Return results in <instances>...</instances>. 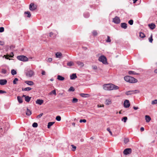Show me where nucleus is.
<instances>
[{
  "instance_id": "nucleus-34",
  "label": "nucleus",
  "mask_w": 157,
  "mask_h": 157,
  "mask_svg": "<svg viewBox=\"0 0 157 157\" xmlns=\"http://www.w3.org/2000/svg\"><path fill=\"white\" fill-rule=\"evenodd\" d=\"M74 64V63L73 62L70 61L68 62L67 63V65L69 66H71Z\"/></svg>"
},
{
  "instance_id": "nucleus-58",
  "label": "nucleus",
  "mask_w": 157,
  "mask_h": 157,
  "mask_svg": "<svg viewBox=\"0 0 157 157\" xmlns=\"http://www.w3.org/2000/svg\"><path fill=\"white\" fill-rule=\"evenodd\" d=\"M4 45V43L3 42L0 41V45Z\"/></svg>"
},
{
  "instance_id": "nucleus-18",
  "label": "nucleus",
  "mask_w": 157,
  "mask_h": 157,
  "mask_svg": "<svg viewBox=\"0 0 157 157\" xmlns=\"http://www.w3.org/2000/svg\"><path fill=\"white\" fill-rule=\"evenodd\" d=\"M145 120L146 122H148L151 120V118L149 116L146 115L145 116Z\"/></svg>"
},
{
  "instance_id": "nucleus-39",
  "label": "nucleus",
  "mask_w": 157,
  "mask_h": 157,
  "mask_svg": "<svg viewBox=\"0 0 157 157\" xmlns=\"http://www.w3.org/2000/svg\"><path fill=\"white\" fill-rule=\"evenodd\" d=\"M127 117H123L122 119V121H123L124 122H126L127 120Z\"/></svg>"
},
{
  "instance_id": "nucleus-61",
  "label": "nucleus",
  "mask_w": 157,
  "mask_h": 157,
  "mask_svg": "<svg viewBox=\"0 0 157 157\" xmlns=\"http://www.w3.org/2000/svg\"><path fill=\"white\" fill-rule=\"evenodd\" d=\"M11 53L12 55H10V56H9L10 57H13V53L12 52Z\"/></svg>"
},
{
  "instance_id": "nucleus-37",
  "label": "nucleus",
  "mask_w": 157,
  "mask_h": 157,
  "mask_svg": "<svg viewBox=\"0 0 157 157\" xmlns=\"http://www.w3.org/2000/svg\"><path fill=\"white\" fill-rule=\"evenodd\" d=\"M84 16L85 18H88L89 16V14L88 13H85L84 14Z\"/></svg>"
},
{
  "instance_id": "nucleus-23",
  "label": "nucleus",
  "mask_w": 157,
  "mask_h": 157,
  "mask_svg": "<svg viewBox=\"0 0 157 157\" xmlns=\"http://www.w3.org/2000/svg\"><path fill=\"white\" fill-rule=\"evenodd\" d=\"M17 99L19 103H22L23 102L22 99L21 97L19 96H17Z\"/></svg>"
},
{
  "instance_id": "nucleus-50",
  "label": "nucleus",
  "mask_w": 157,
  "mask_h": 157,
  "mask_svg": "<svg viewBox=\"0 0 157 157\" xmlns=\"http://www.w3.org/2000/svg\"><path fill=\"white\" fill-rule=\"evenodd\" d=\"M4 31V28L3 27H1L0 28V32L2 33Z\"/></svg>"
},
{
  "instance_id": "nucleus-35",
  "label": "nucleus",
  "mask_w": 157,
  "mask_h": 157,
  "mask_svg": "<svg viewBox=\"0 0 157 157\" xmlns=\"http://www.w3.org/2000/svg\"><path fill=\"white\" fill-rule=\"evenodd\" d=\"M106 42L109 43L111 42V40L110 39V37L109 36H107V39L106 40Z\"/></svg>"
},
{
  "instance_id": "nucleus-10",
  "label": "nucleus",
  "mask_w": 157,
  "mask_h": 157,
  "mask_svg": "<svg viewBox=\"0 0 157 157\" xmlns=\"http://www.w3.org/2000/svg\"><path fill=\"white\" fill-rule=\"evenodd\" d=\"M130 104L129 101L128 100H125L124 102V105L125 108H128L130 106Z\"/></svg>"
},
{
  "instance_id": "nucleus-41",
  "label": "nucleus",
  "mask_w": 157,
  "mask_h": 157,
  "mask_svg": "<svg viewBox=\"0 0 157 157\" xmlns=\"http://www.w3.org/2000/svg\"><path fill=\"white\" fill-rule=\"evenodd\" d=\"M32 126L33 127L36 128L38 126V124L37 123L34 122Z\"/></svg>"
},
{
  "instance_id": "nucleus-8",
  "label": "nucleus",
  "mask_w": 157,
  "mask_h": 157,
  "mask_svg": "<svg viewBox=\"0 0 157 157\" xmlns=\"http://www.w3.org/2000/svg\"><path fill=\"white\" fill-rule=\"evenodd\" d=\"M34 72L32 70L28 71L26 73V75L29 77H31L34 75Z\"/></svg>"
},
{
  "instance_id": "nucleus-7",
  "label": "nucleus",
  "mask_w": 157,
  "mask_h": 157,
  "mask_svg": "<svg viewBox=\"0 0 157 157\" xmlns=\"http://www.w3.org/2000/svg\"><path fill=\"white\" fill-rule=\"evenodd\" d=\"M132 150L131 148H127L125 149L123 151V153L125 155L130 154L132 152Z\"/></svg>"
},
{
  "instance_id": "nucleus-28",
  "label": "nucleus",
  "mask_w": 157,
  "mask_h": 157,
  "mask_svg": "<svg viewBox=\"0 0 157 157\" xmlns=\"http://www.w3.org/2000/svg\"><path fill=\"white\" fill-rule=\"evenodd\" d=\"M106 104L107 105H109L111 103V101L109 99H107L105 101Z\"/></svg>"
},
{
  "instance_id": "nucleus-56",
  "label": "nucleus",
  "mask_w": 157,
  "mask_h": 157,
  "mask_svg": "<svg viewBox=\"0 0 157 157\" xmlns=\"http://www.w3.org/2000/svg\"><path fill=\"white\" fill-rule=\"evenodd\" d=\"M41 74L42 75H44L45 74V71L43 70L42 71Z\"/></svg>"
},
{
  "instance_id": "nucleus-59",
  "label": "nucleus",
  "mask_w": 157,
  "mask_h": 157,
  "mask_svg": "<svg viewBox=\"0 0 157 157\" xmlns=\"http://www.w3.org/2000/svg\"><path fill=\"white\" fill-rule=\"evenodd\" d=\"M144 129V127H142L140 128V131L142 132L143 131Z\"/></svg>"
},
{
  "instance_id": "nucleus-29",
  "label": "nucleus",
  "mask_w": 157,
  "mask_h": 157,
  "mask_svg": "<svg viewBox=\"0 0 157 157\" xmlns=\"http://www.w3.org/2000/svg\"><path fill=\"white\" fill-rule=\"evenodd\" d=\"M25 14H27V17H30L31 16V14L30 12L29 11H26L25 12Z\"/></svg>"
},
{
  "instance_id": "nucleus-53",
  "label": "nucleus",
  "mask_w": 157,
  "mask_h": 157,
  "mask_svg": "<svg viewBox=\"0 0 157 157\" xmlns=\"http://www.w3.org/2000/svg\"><path fill=\"white\" fill-rule=\"evenodd\" d=\"M107 130L109 132L111 135H112V132L111 131L110 129L109 128H107Z\"/></svg>"
},
{
  "instance_id": "nucleus-4",
  "label": "nucleus",
  "mask_w": 157,
  "mask_h": 157,
  "mask_svg": "<svg viewBox=\"0 0 157 157\" xmlns=\"http://www.w3.org/2000/svg\"><path fill=\"white\" fill-rule=\"evenodd\" d=\"M139 93V91L138 90H135L128 91L126 92L125 94L127 95H131Z\"/></svg>"
},
{
  "instance_id": "nucleus-55",
  "label": "nucleus",
  "mask_w": 157,
  "mask_h": 157,
  "mask_svg": "<svg viewBox=\"0 0 157 157\" xmlns=\"http://www.w3.org/2000/svg\"><path fill=\"white\" fill-rule=\"evenodd\" d=\"M8 57H9V55H4V57L6 59H9V60L10 59H9L8 58Z\"/></svg>"
},
{
  "instance_id": "nucleus-21",
  "label": "nucleus",
  "mask_w": 157,
  "mask_h": 157,
  "mask_svg": "<svg viewBox=\"0 0 157 157\" xmlns=\"http://www.w3.org/2000/svg\"><path fill=\"white\" fill-rule=\"evenodd\" d=\"M32 88L30 87H27L25 88H22V89L23 91H29L32 90Z\"/></svg>"
},
{
  "instance_id": "nucleus-11",
  "label": "nucleus",
  "mask_w": 157,
  "mask_h": 157,
  "mask_svg": "<svg viewBox=\"0 0 157 157\" xmlns=\"http://www.w3.org/2000/svg\"><path fill=\"white\" fill-rule=\"evenodd\" d=\"M22 97H24L25 98V101L27 102H29L31 99V97H29L28 96H26L25 95H23Z\"/></svg>"
},
{
  "instance_id": "nucleus-24",
  "label": "nucleus",
  "mask_w": 157,
  "mask_h": 157,
  "mask_svg": "<svg viewBox=\"0 0 157 157\" xmlns=\"http://www.w3.org/2000/svg\"><path fill=\"white\" fill-rule=\"evenodd\" d=\"M76 63L79 66L82 67L84 66V64L83 63L80 62V61H77L76 62Z\"/></svg>"
},
{
  "instance_id": "nucleus-9",
  "label": "nucleus",
  "mask_w": 157,
  "mask_h": 157,
  "mask_svg": "<svg viewBox=\"0 0 157 157\" xmlns=\"http://www.w3.org/2000/svg\"><path fill=\"white\" fill-rule=\"evenodd\" d=\"M113 21L115 24H118L120 23L121 21L119 17L116 16L113 19Z\"/></svg>"
},
{
  "instance_id": "nucleus-17",
  "label": "nucleus",
  "mask_w": 157,
  "mask_h": 157,
  "mask_svg": "<svg viewBox=\"0 0 157 157\" xmlns=\"http://www.w3.org/2000/svg\"><path fill=\"white\" fill-rule=\"evenodd\" d=\"M70 78L71 79H75L77 78V76L76 74H73L70 75Z\"/></svg>"
},
{
  "instance_id": "nucleus-51",
  "label": "nucleus",
  "mask_w": 157,
  "mask_h": 157,
  "mask_svg": "<svg viewBox=\"0 0 157 157\" xmlns=\"http://www.w3.org/2000/svg\"><path fill=\"white\" fill-rule=\"evenodd\" d=\"M43 113H41L40 114H39L37 116V118H39L43 116Z\"/></svg>"
},
{
  "instance_id": "nucleus-33",
  "label": "nucleus",
  "mask_w": 157,
  "mask_h": 157,
  "mask_svg": "<svg viewBox=\"0 0 157 157\" xmlns=\"http://www.w3.org/2000/svg\"><path fill=\"white\" fill-rule=\"evenodd\" d=\"M78 101V99L75 98H73L72 101V102L73 103H75L77 102Z\"/></svg>"
},
{
  "instance_id": "nucleus-44",
  "label": "nucleus",
  "mask_w": 157,
  "mask_h": 157,
  "mask_svg": "<svg viewBox=\"0 0 157 157\" xmlns=\"http://www.w3.org/2000/svg\"><path fill=\"white\" fill-rule=\"evenodd\" d=\"M93 35L94 36H97L98 34L97 32L96 31L94 30L92 32Z\"/></svg>"
},
{
  "instance_id": "nucleus-57",
  "label": "nucleus",
  "mask_w": 157,
  "mask_h": 157,
  "mask_svg": "<svg viewBox=\"0 0 157 157\" xmlns=\"http://www.w3.org/2000/svg\"><path fill=\"white\" fill-rule=\"evenodd\" d=\"M92 67L93 69L94 70H96L97 69V67L96 66H93Z\"/></svg>"
},
{
  "instance_id": "nucleus-52",
  "label": "nucleus",
  "mask_w": 157,
  "mask_h": 157,
  "mask_svg": "<svg viewBox=\"0 0 157 157\" xmlns=\"http://www.w3.org/2000/svg\"><path fill=\"white\" fill-rule=\"evenodd\" d=\"M6 92L2 90H0V94H3L4 93H6Z\"/></svg>"
},
{
  "instance_id": "nucleus-60",
  "label": "nucleus",
  "mask_w": 157,
  "mask_h": 157,
  "mask_svg": "<svg viewBox=\"0 0 157 157\" xmlns=\"http://www.w3.org/2000/svg\"><path fill=\"white\" fill-rule=\"evenodd\" d=\"M133 108L135 110H137L139 109V108L138 107H136L135 106L133 107Z\"/></svg>"
},
{
  "instance_id": "nucleus-36",
  "label": "nucleus",
  "mask_w": 157,
  "mask_h": 157,
  "mask_svg": "<svg viewBox=\"0 0 157 157\" xmlns=\"http://www.w3.org/2000/svg\"><path fill=\"white\" fill-rule=\"evenodd\" d=\"M18 81V79L17 78H15L13 81V84H17L16 82Z\"/></svg>"
},
{
  "instance_id": "nucleus-15",
  "label": "nucleus",
  "mask_w": 157,
  "mask_h": 157,
  "mask_svg": "<svg viewBox=\"0 0 157 157\" xmlns=\"http://www.w3.org/2000/svg\"><path fill=\"white\" fill-rule=\"evenodd\" d=\"M25 83L29 86H32L34 84V82L31 81H25Z\"/></svg>"
},
{
  "instance_id": "nucleus-54",
  "label": "nucleus",
  "mask_w": 157,
  "mask_h": 157,
  "mask_svg": "<svg viewBox=\"0 0 157 157\" xmlns=\"http://www.w3.org/2000/svg\"><path fill=\"white\" fill-rule=\"evenodd\" d=\"M71 147H72V148L74 149L73 150V151H74L76 149V147L75 146H74V145H71Z\"/></svg>"
},
{
  "instance_id": "nucleus-48",
  "label": "nucleus",
  "mask_w": 157,
  "mask_h": 157,
  "mask_svg": "<svg viewBox=\"0 0 157 157\" xmlns=\"http://www.w3.org/2000/svg\"><path fill=\"white\" fill-rule=\"evenodd\" d=\"M1 72L2 73L5 74L6 72V70L5 69H2V70Z\"/></svg>"
},
{
  "instance_id": "nucleus-45",
  "label": "nucleus",
  "mask_w": 157,
  "mask_h": 157,
  "mask_svg": "<svg viewBox=\"0 0 157 157\" xmlns=\"http://www.w3.org/2000/svg\"><path fill=\"white\" fill-rule=\"evenodd\" d=\"M149 41L150 42H151V43H152V41L153 40V39H152V35H151V36L150 37V38L149 39Z\"/></svg>"
},
{
  "instance_id": "nucleus-12",
  "label": "nucleus",
  "mask_w": 157,
  "mask_h": 157,
  "mask_svg": "<svg viewBox=\"0 0 157 157\" xmlns=\"http://www.w3.org/2000/svg\"><path fill=\"white\" fill-rule=\"evenodd\" d=\"M7 83V81L6 79H0V84L1 85H6Z\"/></svg>"
},
{
  "instance_id": "nucleus-27",
  "label": "nucleus",
  "mask_w": 157,
  "mask_h": 157,
  "mask_svg": "<svg viewBox=\"0 0 157 157\" xmlns=\"http://www.w3.org/2000/svg\"><path fill=\"white\" fill-rule=\"evenodd\" d=\"M26 114L28 116H30L31 114V111L28 108L27 109Z\"/></svg>"
},
{
  "instance_id": "nucleus-16",
  "label": "nucleus",
  "mask_w": 157,
  "mask_h": 157,
  "mask_svg": "<svg viewBox=\"0 0 157 157\" xmlns=\"http://www.w3.org/2000/svg\"><path fill=\"white\" fill-rule=\"evenodd\" d=\"M121 26L122 28L125 29L127 28V25L125 23H122L121 24Z\"/></svg>"
},
{
  "instance_id": "nucleus-14",
  "label": "nucleus",
  "mask_w": 157,
  "mask_h": 157,
  "mask_svg": "<svg viewBox=\"0 0 157 157\" xmlns=\"http://www.w3.org/2000/svg\"><path fill=\"white\" fill-rule=\"evenodd\" d=\"M80 96L83 98H88L90 97V95L88 94L81 93L80 94Z\"/></svg>"
},
{
  "instance_id": "nucleus-42",
  "label": "nucleus",
  "mask_w": 157,
  "mask_h": 157,
  "mask_svg": "<svg viewBox=\"0 0 157 157\" xmlns=\"http://www.w3.org/2000/svg\"><path fill=\"white\" fill-rule=\"evenodd\" d=\"M156 104H157V99H155L152 101L151 102V104L152 105H154Z\"/></svg>"
},
{
  "instance_id": "nucleus-43",
  "label": "nucleus",
  "mask_w": 157,
  "mask_h": 157,
  "mask_svg": "<svg viewBox=\"0 0 157 157\" xmlns=\"http://www.w3.org/2000/svg\"><path fill=\"white\" fill-rule=\"evenodd\" d=\"M56 119L58 121H60L61 120V117L59 116H57L56 117Z\"/></svg>"
},
{
  "instance_id": "nucleus-62",
  "label": "nucleus",
  "mask_w": 157,
  "mask_h": 157,
  "mask_svg": "<svg viewBox=\"0 0 157 157\" xmlns=\"http://www.w3.org/2000/svg\"><path fill=\"white\" fill-rule=\"evenodd\" d=\"M53 34V33L52 32L50 33V36L52 37V35Z\"/></svg>"
},
{
  "instance_id": "nucleus-6",
  "label": "nucleus",
  "mask_w": 157,
  "mask_h": 157,
  "mask_svg": "<svg viewBox=\"0 0 157 157\" xmlns=\"http://www.w3.org/2000/svg\"><path fill=\"white\" fill-rule=\"evenodd\" d=\"M36 6L33 3H31L29 6V9L31 11H33L36 9Z\"/></svg>"
},
{
  "instance_id": "nucleus-2",
  "label": "nucleus",
  "mask_w": 157,
  "mask_h": 157,
  "mask_svg": "<svg viewBox=\"0 0 157 157\" xmlns=\"http://www.w3.org/2000/svg\"><path fill=\"white\" fill-rule=\"evenodd\" d=\"M124 79L126 81L131 83H136L138 81L137 79L129 76H125Z\"/></svg>"
},
{
  "instance_id": "nucleus-25",
  "label": "nucleus",
  "mask_w": 157,
  "mask_h": 157,
  "mask_svg": "<svg viewBox=\"0 0 157 157\" xmlns=\"http://www.w3.org/2000/svg\"><path fill=\"white\" fill-rule=\"evenodd\" d=\"M54 123V122H48V128H50L51 126Z\"/></svg>"
},
{
  "instance_id": "nucleus-46",
  "label": "nucleus",
  "mask_w": 157,
  "mask_h": 157,
  "mask_svg": "<svg viewBox=\"0 0 157 157\" xmlns=\"http://www.w3.org/2000/svg\"><path fill=\"white\" fill-rule=\"evenodd\" d=\"M128 23L130 25H132L133 24V21L132 20H130L128 21Z\"/></svg>"
},
{
  "instance_id": "nucleus-1",
  "label": "nucleus",
  "mask_w": 157,
  "mask_h": 157,
  "mask_svg": "<svg viewBox=\"0 0 157 157\" xmlns=\"http://www.w3.org/2000/svg\"><path fill=\"white\" fill-rule=\"evenodd\" d=\"M103 89L105 90H117L119 88L118 86L112 84H106L103 86Z\"/></svg>"
},
{
  "instance_id": "nucleus-19",
  "label": "nucleus",
  "mask_w": 157,
  "mask_h": 157,
  "mask_svg": "<svg viewBox=\"0 0 157 157\" xmlns=\"http://www.w3.org/2000/svg\"><path fill=\"white\" fill-rule=\"evenodd\" d=\"M148 26L149 27V28L151 29H154L155 27V25L153 23H151L150 24H149Z\"/></svg>"
},
{
  "instance_id": "nucleus-20",
  "label": "nucleus",
  "mask_w": 157,
  "mask_h": 157,
  "mask_svg": "<svg viewBox=\"0 0 157 157\" xmlns=\"http://www.w3.org/2000/svg\"><path fill=\"white\" fill-rule=\"evenodd\" d=\"M56 58H60L62 56V54L60 52H58L56 54Z\"/></svg>"
},
{
  "instance_id": "nucleus-38",
  "label": "nucleus",
  "mask_w": 157,
  "mask_h": 157,
  "mask_svg": "<svg viewBox=\"0 0 157 157\" xmlns=\"http://www.w3.org/2000/svg\"><path fill=\"white\" fill-rule=\"evenodd\" d=\"M74 91L75 89L72 86H71L68 90L69 91Z\"/></svg>"
},
{
  "instance_id": "nucleus-49",
  "label": "nucleus",
  "mask_w": 157,
  "mask_h": 157,
  "mask_svg": "<svg viewBox=\"0 0 157 157\" xmlns=\"http://www.w3.org/2000/svg\"><path fill=\"white\" fill-rule=\"evenodd\" d=\"M52 58H48L47 60V61L48 62H50L52 61Z\"/></svg>"
},
{
  "instance_id": "nucleus-22",
  "label": "nucleus",
  "mask_w": 157,
  "mask_h": 157,
  "mask_svg": "<svg viewBox=\"0 0 157 157\" xmlns=\"http://www.w3.org/2000/svg\"><path fill=\"white\" fill-rule=\"evenodd\" d=\"M57 79L60 81L63 80L65 78L64 77L59 75H58L57 76Z\"/></svg>"
},
{
  "instance_id": "nucleus-3",
  "label": "nucleus",
  "mask_w": 157,
  "mask_h": 157,
  "mask_svg": "<svg viewBox=\"0 0 157 157\" xmlns=\"http://www.w3.org/2000/svg\"><path fill=\"white\" fill-rule=\"evenodd\" d=\"M98 60L102 62L104 64H106L107 63V59L104 56H100L98 59Z\"/></svg>"
},
{
  "instance_id": "nucleus-26",
  "label": "nucleus",
  "mask_w": 157,
  "mask_h": 157,
  "mask_svg": "<svg viewBox=\"0 0 157 157\" xmlns=\"http://www.w3.org/2000/svg\"><path fill=\"white\" fill-rule=\"evenodd\" d=\"M128 74L129 75H137L139 74L138 73H137L135 72L132 71H128Z\"/></svg>"
},
{
  "instance_id": "nucleus-63",
  "label": "nucleus",
  "mask_w": 157,
  "mask_h": 157,
  "mask_svg": "<svg viewBox=\"0 0 157 157\" xmlns=\"http://www.w3.org/2000/svg\"><path fill=\"white\" fill-rule=\"evenodd\" d=\"M133 3H135L138 1V0H133Z\"/></svg>"
},
{
  "instance_id": "nucleus-5",
  "label": "nucleus",
  "mask_w": 157,
  "mask_h": 157,
  "mask_svg": "<svg viewBox=\"0 0 157 157\" xmlns=\"http://www.w3.org/2000/svg\"><path fill=\"white\" fill-rule=\"evenodd\" d=\"M17 58L18 60L23 61H27L28 60V58L24 56H18Z\"/></svg>"
},
{
  "instance_id": "nucleus-30",
  "label": "nucleus",
  "mask_w": 157,
  "mask_h": 157,
  "mask_svg": "<svg viewBox=\"0 0 157 157\" xmlns=\"http://www.w3.org/2000/svg\"><path fill=\"white\" fill-rule=\"evenodd\" d=\"M11 73L12 75H14L17 74V72L14 69H12L11 71Z\"/></svg>"
},
{
  "instance_id": "nucleus-32",
  "label": "nucleus",
  "mask_w": 157,
  "mask_h": 157,
  "mask_svg": "<svg viewBox=\"0 0 157 157\" xmlns=\"http://www.w3.org/2000/svg\"><path fill=\"white\" fill-rule=\"evenodd\" d=\"M139 36L140 37L142 38H143L145 36V34L144 33H141V32L140 33V35Z\"/></svg>"
},
{
  "instance_id": "nucleus-31",
  "label": "nucleus",
  "mask_w": 157,
  "mask_h": 157,
  "mask_svg": "<svg viewBox=\"0 0 157 157\" xmlns=\"http://www.w3.org/2000/svg\"><path fill=\"white\" fill-rule=\"evenodd\" d=\"M52 94H53L55 95H56L55 90H53L49 93L50 95H52Z\"/></svg>"
},
{
  "instance_id": "nucleus-64",
  "label": "nucleus",
  "mask_w": 157,
  "mask_h": 157,
  "mask_svg": "<svg viewBox=\"0 0 157 157\" xmlns=\"http://www.w3.org/2000/svg\"><path fill=\"white\" fill-rule=\"evenodd\" d=\"M154 72L155 73H157V69H155V71H154Z\"/></svg>"
},
{
  "instance_id": "nucleus-47",
  "label": "nucleus",
  "mask_w": 157,
  "mask_h": 157,
  "mask_svg": "<svg viewBox=\"0 0 157 157\" xmlns=\"http://www.w3.org/2000/svg\"><path fill=\"white\" fill-rule=\"evenodd\" d=\"M86 119H81L79 121V122L80 123H82V122L86 123Z\"/></svg>"
},
{
  "instance_id": "nucleus-40",
  "label": "nucleus",
  "mask_w": 157,
  "mask_h": 157,
  "mask_svg": "<svg viewBox=\"0 0 157 157\" xmlns=\"http://www.w3.org/2000/svg\"><path fill=\"white\" fill-rule=\"evenodd\" d=\"M129 141V139L128 138H125L124 140V142L125 144L127 143Z\"/></svg>"
},
{
  "instance_id": "nucleus-13",
  "label": "nucleus",
  "mask_w": 157,
  "mask_h": 157,
  "mask_svg": "<svg viewBox=\"0 0 157 157\" xmlns=\"http://www.w3.org/2000/svg\"><path fill=\"white\" fill-rule=\"evenodd\" d=\"M44 101L42 99H37L36 101V104L39 105H41L43 103Z\"/></svg>"
}]
</instances>
